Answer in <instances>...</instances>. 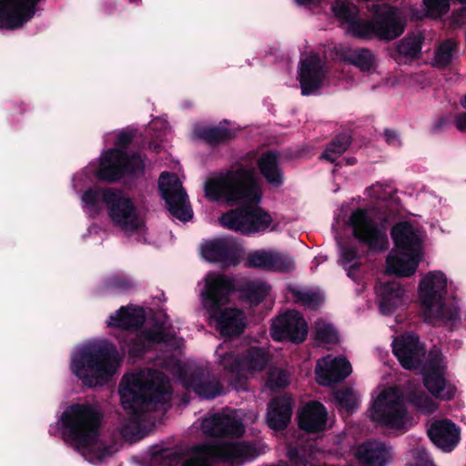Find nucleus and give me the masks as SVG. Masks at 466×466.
Returning a JSON list of instances; mask_svg holds the SVG:
<instances>
[{
    "label": "nucleus",
    "instance_id": "nucleus-4",
    "mask_svg": "<svg viewBox=\"0 0 466 466\" xmlns=\"http://www.w3.org/2000/svg\"><path fill=\"white\" fill-rule=\"evenodd\" d=\"M120 365L116 347L105 339L88 343L72 358L71 370L85 386L94 388L109 381Z\"/></svg>",
    "mask_w": 466,
    "mask_h": 466
},
{
    "label": "nucleus",
    "instance_id": "nucleus-22",
    "mask_svg": "<svg viewBox=\"0 0 466 466\" xmlns=\"http://www.w3.org/2000/svg\"><path fill=\"white\" fill-rule=\"evenodd\" d=\"M216 456L229 463H243L258 458L262 451L256 443L238 441L215 446Z\"/></svg>",
    "mask_w": 466,
    "mask_h": 466
},
{
    "label": "nucleus",
    "instance_id": "nucleus-1",
    "mask_svg": "<svg viewBox=\"0 0 466 466\" xmlns=\"http://www.w3.org/2000/svg\"><path fill=\"white\" fill-rule=\"evenodd\" d=\"M204 192L209 201L242 204L219 217V224L227 229L248 235L265 231L272 223L270 214L258 207L262 198L261 187L253 171L243 165L208 178Z\"/></svg>",
    "mask_w": 466,
    "mask_h": 466
},
{
    "label": "nucleus",
    "instance_id": "nucleus-18",
    "mask_svg": "<svg viewBox=\"0 0 466 466\" xmlns=\"http://www.w3.org/2000/svg\"><path fill=\"white\" fill-rule=\"evenodd\" d=\"M202 429L207 435L218 438H239L245 432L241 420L219 413L205 419Z\"/></svg>",
    "mask_w": 466,
    "mask_h": 466
},
{
    "label": "nucleus",
    "instance_id": "nucleus-10",
    "mask_svg": "<svg viewBox=\"0 0 466 466\" xmlns=\"http://www.w3.org/2000/svg\"><path fill=\"white\" fill-rule=\"evenodd\" d=\"M158 190L168 212L174 218L183 222H187L193 218L188 196L176 174L162 172L158 178Z\"/></svg>",
    "mask_w": 466,
    "mask_h": 466
},
{
    "label": "nucleus",
    "instance_id": "nucleus-60",
    "mask_svg": "<svg viewBox=\"0 0 466 466\" xmlns=\"http://www.w3.org/2000/svg\"><path fill=\"white\" fill-rule=\"evenodd\" d=\"M384 137L389 145L400 144L399 136L396 131L386 128L384 130Z\"/></svg>",
    "mask_w": 466,
    "mask_h": 466
},
{
    "label": "nucleus",
    "instance_id": "nucleus-51",
    "mask_svg": "<svg viewBox=\"0 0 466 466\" xmlns=\"http://www.w3.org/2000/svg\"><path fill=\"white\" fill-rule=\"evenodd\" d=\"M289 383V373L285 370L276 368L268 372L266 384L271 390L284 389Z\"/></svg>",
    "mask_w": 466,
    "mask_h": 466
},
{
    "label": "nucleus",
    "instance_id": "nucleus-61",
    "mask_svg": "<svg viewBox=\"0 0 466 466\" xmlns=\"http://www.w3.org/2000/svg\"><path fill=\"white\" fill-rule=\"evenodd\" d=\"M361 263L360 261H355L353 264L350 265L348 268L343 267L347 270V276L353 280H356L355 275L360 269Z\"/></svg>",
    "mask_w": 466,
    "mask_h": 466
},
{
    "label": "nucleus",
    "instance_id": "nucleus-39",
    "mask_svg": "<svg viewBox=\"0 0 466 466\" xmlns=\"http://www.w3.org/2000/svg\"><path fill=\"white\" fill-rule=\"evenodd\" d=\"M135 288L134 281L126 275L113 274L104 280L102 289L107 293H125Z\"/></svg>",
    "mask_w": 466,
    "mask_h": 466
},
{
    "label": "nucleus",
    "instance_id": "nucleus-63",
    "mask_svg": "<svg viewBox=\"0 0 466 466\" xmlns=\"http://www.w3.org/2000/svg\"><path fill=\"white\" fill-rule=\"evenodd\" d=\"M149 149L153 150L156 153H158L161 149V146L159 144H155L153 142L149 143Z\"/></svg>",
    "mask_w": 466,
    "mask_h": 466
},
{
    "label": "nucleus",
    "instance_id": "nucleus-33",
    "mask_svg": "<svg viewBox=\"0 0 466 466\" xmlns=\"http://www.w3.org/2000/svg\"><path fill=\"white\" fill-rule=\"evenodd\" d=\"M196 135L213 147L227 144L236 137L235 131L222 126L201 127L196 131Z\"/></svg>",
    "mask_w": 466,
    "mask_h": 466
},
{
    "label": "nucleus",
    "instance_id": "nucleus-30",
    "mask_svg": "<svg viewBox=\"0 0 466 466\" xmlns=\"http://www.w3.org/2000/svg\"><path fill=\"white\" fill-rule=\"evenodd\" d=\"M357 457L364 466H385L389 448L383 442L367 441L359 446Z\"/></svg>",
    "mask_w": 466,
    "mask_h": 466
},
{
    "label": "nucleus",
    "instance_id": "nucleus-24",
    "mask_svg": "<svg viewBox=\"0 0 466 466\" xmlns=\"http://www.w3.org/2000/svg\"><path fill=\"white\" fill-rule=\"evenodd\" d=\"M375 291L380 310L383 315L392 314L397 308L402 305L405 289L400 282L396 280L378 282Z\"/></svg>",
    "mask_w": 466,
    "mask_h": 466
},
{
    "label": "nucleus",
    "instance_id": "nucleus-16",
    "mask_svg": "<svg viewBox=\"0 0 466 466\" xmlns=\"http://www.w3.org/2000/svg\"><path fill=\"white\" fill-rule=\"evenodd\" d=\"M372 18L377 33V39L391 41L402 35L405 23L401 20L398 9L390 5L375 9Z\"/></svg>",
    "mask_w": 466,
    "mask_h": 466
},
{
    "label": "nucleus",
    "instance_id": "nucleus-17",
    "mask_svg": "<svg viewBox=\"0 0 466 466\" xmlns=\"http://www.w3.org/2000/svg\"><path fill=\"white\" fill-rule=\"evenodd\" d=\"M187 390L193 391L201 399L212 400L219 396L223 387L204 367H196L184 378Z\"/></svg>",
    "mask_w": 466,
    "mask_h": 466
},
{
    "label": "nucleus",
    "instance_id": "nucleus-23",
    "mask_svg": "<svg viewBox=\"0 0 466 466\" xmlns=\"http://www.w3.org/2000/svg\"><path fill=\"white\" fill-rule=\"evenodd\" d=\"M327 420V409L317 400L306 404L298 414L299 427L308 433H318L324 431Z\"/></svg>",
    "mask_w": 466,
    "mask_h": 466
},
{
    "label": "nucleus",
    "instance_id": "nucleus-37",
    "mask_svg": "<svg viewBox=\"0 0 466 466\" xmlns=\"http://www.w3.org/2000/svg\"><path fill=\"white\" fill-rule=\"evenodd\" d=\"M350 144L351 137L349 134L340 133L327 144L320 157L334 163L339 157L346 152Z\"/></svg>",
    "mask_w": 466,
    "mask_h": 466
},
{
    "label": "nucleus",
    "instance_id": "nucleus-28",
    "mask_svg": "<svg viewBox=\"0 0 466 466\" xmlns=\"http://www.w3.org/2000/svg\"><path fill=\"white\" fill-rule=\"evenodd\" d=\"M351 370V365L345 357L335 358L325 368L316 370L318 382L323 386L341 382L350 375Z\"/></svg>",
    "mask_w": 466,
    "mask_h": 466
},
{
    "label": "nucleus",
    "instance_id": "nucleus-31",
    "mask_svg": "<svg viewBox=\"0 0 466 466\" xmlns=\"http://www.w3.org/2000/svg\"><path fill=\"white\" fill-rule=\"evenodd\" d=\"M423 384L432 396L444 400H450L454 397L455 390L451 387L446 389L444 371H421Z\"/></svg>",
    "mask_w": 466,
    "mask_h": 466
},
{
    "label": "nucleus",
    "instance_id": "nucleus-12",
    "mask_svg": "<svg viewBox=\"0 0 466 466\" xmlns=\"http://www.w3.org/2000/svg\"><path fill=\"white\" fill-rule=\"evenodd\" d=\"M175 335L166 329L164 324L157 323L152 329H146L140 332L131 333L121 342V348L130 357H142L155 344L167 343Z\"/></svg>",
    "mask_w": 466,
    "mask_h": 466
},
{
    "label": "nucleus",
    "instance_id": "nucleus-7",
    "mask_svg": "<svg viewBox=\"0 0 466 466\" xmlns=\"http://www.w3.org/2000/svg\"><path fill=\"white\" fill-rule=\"evenodd\" d=\"M102 414L89 403L72 404L61 415L62 434L78 448H90L99 438Z\"/></svg>",
    "mask_w": 466,
    "mask_h": 466
},
{
    "label": "nucleus",
    "instance_id": "nucleus-40",
    "mask_svg": "<svg viewBox=\"0 0 466 466\" xmlns=\"http://www.w3.org/2000/svg\"><path fill=\"white\" fill-rule=\"evenodd\" d=\"M183 455L170 448L155 449L151 453V466H177Z\"/></svg>",
    "mask_w": 466,
    "mask_h": 466
},
{
    "label": "nucleus",
    "instance_id": "nucleus-50",
    "mask_svg": "<svg viewBox=\"0 0 466 466\" xmlns=\"http://www.w3.org/2000/svg\"><path fill=\"white\" fill-rule=\"evenodd\" d=\"M315 339L325 344H337L339 335L333 325L329 323L318 324L315 329Z\"/></svg>",
    "mask_w": 466,
    "mask_h": 466
},
{
    "label": "nucleus",
    "instance_id": "nucleus-34",
    "mask_svg": "<svg viewBox=\"0 0 466 466\" xmlns=\"http://www.w3.org/2000/svg\"><path fill=\"white\" fill-rule=\"evenodd\" d=\"M343 60L355 66L362 72H370L375 66V56L365 47L349 49L343 54Z\"/></svg>",
    "mask_w": 466,
    "mask_h": 466
},
{
    "label": "nucleus",
    "instance_id": "nucleus-64",
    "mask_svg": "<svg viewBox=\"0 0 466 466\" xmlns=\"http://www.w3.org/2000/svg\"><path fill=\"white\" fill-rule=\"evenodd\" d=\"M345 160H346V164L349 165V166H352V165H355L357 163V159L355 157H348Z\"/></svg>",
    "mask_w": 466,
    "mask_h": 466
},
{
    "label": "nucleus",
    "instance_id": "nucleus-49",
    "mask_svg": "<svg viewBox=\"0 0 466 466\" xmlns=\"http://www.w3.org/2000/svg\"><path fill=\"white\" fill-rule=\"evenodd\" d=\"M115 188L112 187H90L86 189L82 195V201L89 208H95L98 206L99 202L105 204V196L110 192H115Z\"/></svg>",
    "mask_w": 466,
    "mask_h": 466
},
{
    "label": "nucleus",
    "instance_id": "nucleus-59",
    "mask_svg": "<svg viewBox=\"0 0 466 466\" xmlns=\"http://www.w3.org/2000/svg\"><path fill=\"white\" fill-rule=\"evenodd\" d=\"M454 125L459 131L466 132V112L455 115Z\"/></svg>",
    "mask_w": 466,
    "mask_h": 466
},
{
    "label": "nucleus",
    "instance_id": "nucleus-56",
    "mask_svg": "<svg viewBox=\"0 0 466 466\" xmlns=\"http://www.w3.org/2000/svg\"><path fill=\"white\" fill-rule=\"evenodd\" d=\"M413 460V462L407 463L405 466H435L428 451L421 447H418L414 450Z\"/></svg>",
    "mask_w": 466,
    "mask_h": 466
},
{
    "label": "nucleus",
    "instance_id": "nucleus-52",
    "mask_svg": "<svg viewBox=\"0 0 466 466\" xmlns=\"http://www.w3.org/2000/svg\"><path fill=\"white\" fill-rule=\"evenodd\" d=\"M271 251L258 250L248 255L247 264L253 268L269 270Z\"/></svg>",
    "mask_w": 466,
    "mask_h": 466
},
{
    "label": "nucleus",
    "instance_id": "nucleus-8",
    "mask_svg": "<svg viewBox=\"0 0 466 466\" xmlns=\"http://www.w3.org/2000/svg\"><path fill=\"white\" fill-rule=\"evenodd\" d=\"M370 419L388 429L406 431L408 410L402 394L392 388L381 391L372 404Z\"/></svg>",
    "mask_w": 466,
    "mask_h": 466
},
{
    "label": "nucleus",
    "instance_id": "nucleus-46",
    "mask_svg": "<svg viewBox=\"0 0 466 466\" xmlns=\"http://www.w3.org/2000/svg\"><path fill=\"white\" fill-rule=\"evenodd\" d=\"M291 294L296 303H299L311 309H317L323 302L322 296L315 291H302L293 289Z\"/></svg>",
    "mask_w": 466,
    "mask_h": 466
},
{
    "label": "nucleus",
    "instance_id": "nucleus-25",
    "mask_svg": "<svg viewBox=\"0 0 466 466\" xmlns=\"http://www.w3.org/2000/svg\"><path fill=\"white\" fill-rule=\"evenodd\" d=\"M258 168L265 181L272 187L279 188L285 182V176L276 150L263 152L257 161Z\"/></svg>",
    "mask_w": 466,
    "mask_h": 466
},
{
    "label": "nucleus",
    "instance_id": "nucleus-14",
    "mask_svg": "<svg viewBox=\"0 0 466 466\" xmlns=\"http://www.w3.org/2000/svg\"><path fill=\"white\" fill-rule=\"evenodd\" d=\"M391 346L392 352L402 368L414 370L421 367L426 350L420 342L418 335L406 332L395 339Z\"/></svg>",
    "mask_w": 466,
    "mask_h": 466
},
{
    "label": "nucleus",
    "instance_id": "nucleus-53",
    "mask_svg": "<svg viewBox=\"0 0 466 466\" xmlns=\"http://www.w3.org/2000/svg\"><path fill=\"white\" fill-rule=\"evenodd\" d=\"M428 16L441 17L450 10V0H423Z\"/></svg>",
    "mask_w": 466,
    "mask_h": 466
},
{
    "label": "nucleus",
    "instance_id": "nucleus-44",
    "mask_svg": "<svg viewBox=\"0 0 466 466\" xmlns=\"http://www.w3.org/2000/svg\"><path fill=\"white\" fill-rule=\"evenodd\" d=\"M332 11L339 20L348 25V29L351 26L352 22L358 19L359 15L358 7L348 2L336 3L332 6Z\"/></svg>",
    "mask_w": 466,
    "mask_h": 466
},
{
    "label": "nucleus",
    "instance_id": "nucleus-15",
    "mask_svg": "<svg viewBox=\"0 0 466 466\" xmlns=\"http://www.w3.org/2000/svg\"><path fill=\"white\" fill-rule=\"evenodd\" d=\"M42 0H0V24L7 29H15L30 21Z\"/></svg>",
    "mask_w": 466,
    "mask_h": 466
},
{
    "label": "nucleus",
    "instance_id": "nucleus-62",
    "mask_svg": "<svg viewBox=\"0 0 466 466\" xmlns=\"http://www.w3.org/2000/svg\"><path fill=\"white\" fill-rule=\"evenodd\" d=\"M295 3L299 6H309L311 5H318L323 0H294Z\"/></svg>",
    "mask_w": 466,
    "mask_h": 466
},
{
    "label": "nucleus",
    "instance_id": "nucleus-27",
    "mask_svg": "<svg viewBox=\"0 0 466 466\" xmlns=\"http://www.w3.org/2000/svg\"><path fill=\"white\" fill-rule=\"evenodd\" d=\"M390 236L395 248L402 254L419 252L420 240L409 222L400 221L396 223L391 228Z\"/></svg>",
    "mask_w": 466,
    "mask_h": 466
},
{
    "label": "nucleus",
    "instance_id": "nucleus-5",
    "mask_svg": "<svg viewBox=\"0 0 466 466\" xmlns=\"http://www.w3.org/2000/svg\"><path fill=\"white\" fill-rule=\"evenodd\" d=\"M135 132L122 130L116 137L115 147L107 149L101 157L96 177L100 181L116 183L127 177L137 179L145 175L147 155L127 152Z\"/></svg>",
    "mask_w": 466,
    "mask_h": 466
},
{
    "label": "nucleus",
    "instance_id": "nucleus-6",
    "mask_svg": "<svg viewBox=\"0 0 466 466\" xmlns=\"http://www.w3.org/2000/svg\"><path fill=\"white\" fill-rule=\"evenodd\" d=\"M418 294L427 322L441 325L460 319L459 308L444 301L447 294V278L443 272H429L420 281Z\"/></svg>",
    "mask_w": 466,
    "mask_h": 466
},
{
    "label": "nucleus",
    "instance_id": "nucleus-13",
    "mask_svg": "<svg viewBox=\"0 0 466 466\" xmlns=\"http://www.w3.org/2000/svg\"><path fill=\"white\" fill-rule=\"evenodd\" d=\"M270 335L275 341L303 342L308 335V324L298 311H287L271 324Z\"/></svg>",
    "mask_w": 466,
    "mask_h": 466
},
{
    "label": "nucleus",
    "instance_id": "nucleus-43",
    "mask_svg": "<svg viewBox=\"0 0 466 466\" xmlns=\"http://www.w3.org/2000/svg\"><path fill=\"white\" fill-rule=\"evenodd\" d=\"M457 49V44L451 39L443 41L438 47L435 57L434 65L439 68H445L448 66L453 58V53Z\"/></svg>",
    "mask_w": 466,
    "mask_h": 466
},
{
    "label": "nucleus",
    "instance_id": "nucleus-47",
    "mask_svg": "<svg viewBox=\"0 0 466 466\" xmlns=\"http://www.w3.org/2000/svg\"><path fill=\"white\" fill-rule=\"evenodd\" d=\"M334 399L338 407L343 409L348 414L357 410V399L351 389L337 390L334 394Z\"/></svg>",
    "mask_w": 466,
    "mask_h": 466
},
{
    "label": "nucleus",
    "instance_id": "nucleus-20",
    "mask_svg": "<svg viewBox=\"0 0 466 466\" xmlns=\"http://www.w3.org/2000/svg\"><path fill=\"white\" fill-rule=\"evenodd\" d=\"M294 400L284 394L273 398L268 405V426L277 431H284L291 420Z\"/></svg>",
    "mask_w": 466,
    "mask_h": 466
},
{
    "label": "nucleus",
    "instance_id": "nucleus-3",
    "mask_svg": "<svg viewBox=\"0 0 466 466\" xmlns=\"http://www.w3.org/2000/svg\"><path fill=\"white\" fill-rule=\"evenodd\" d=\"M235 291L233 279L225 274H210L206 278L205 288L201 292L202 304L210 321L224 338L238 337L246 328L243 311L226 307L230 301V295Z\"/></svg>",
    "mask_w": 466,
    "mask_h": 466
},
{
    "label": "nucleus",
    "instance_id": "nucleus-54",
    "mask_svg": "<svg viewBox=\"0 0 466 466\" xmlns=\"http://www.w3.org/2000/svg\"><path fill=\"white\" fill-rule=\"evenodd\" d=\"M409 400L411 404L420 410L432 412L435 410L434 401L426 393L420 391H412L409 395Z\"/></svg>",
    "mask_w": 466,
    "mask_h": 466
},
{
    "label": "nucleus",
    "instance_id": "nucleus-29",
    "mask_svg": "<svg viewBox=\"0 0 466 466\" xmlns=\"http://www.w3.org/2000/svg\"><path fill=\"white\" fill-rule=\"evenodd\" d=\"M145 322L144 310L132 306H122L114 315L109 317L108 327L125 330L139 329Z\"/></svg>",
    "mask_w": 466,
    "mask_h": 466
},
{
    "label": "nucleus",
    "instance_id": "nucleus-45",
    "mask_svg": "<svg viewBox=\"0 0 466 466\" xmlns=\"http://www.w3.org/2000/svg\"><path fill=\"white\" fill-rule=\"evenodd\" d=\"M294 268L295 260L290 255L287 253L271 251L268 271L290 272Z\"/></svg>",
    "mask_w": 466,
    "mask_h": 466
},
{
    "label": "nucleus",
    "instance_id": "nucleus-41",
    "mask_svg": "<svg viewBox=\"0 0 466 466\" xmlns=\"http://www.w3.org/2000/svg\"><path fill=\"white\" fill-rule=\"evenodd\" d=\"M350 34L361 40H371L377 38V33L373 18L362 19L359 18L352 22L351 26L348 29Z\"/></svg>",
    "mask_w": 466,
    "mask_h": 466
},
{
    "label": "nucleus",
    "instance_id": "nucleus-58",
    "mask_svg": "<svg viewBox=\"0 0 466 466\" xmlns=\"http://www.w3.org/2000/svg\"><path fill=\"white\" fill-rule=\"evenodd\" d=\"M360 258L361 256L355 246L341 247V259L343 267L350 262L360 260Z\"/></svg>",
    "mask_w": 466,
    "mask_h": 466
},
{
    "label": "nucleus",
    "instance_id": "nucleus-48",
    "mask_svg": "<svg viewBox=\"0 0 466 466\" xmlns=\"http://www.w3.org/2000/svg\"><path fill=\"white\" fill-rule=\"evenodd\" d=\"M220 365L223 369L232 375L240 377L244 372L243 358L242 355L234 354L232 352L226 353L220 359Z\"/></svg>",
    "mask_w": 466,
    "mask_h": 466
},
{
    "label": "nucleus",
    "instance_id": "nucleus-2",
    "mask_svg": "<svg viewBox=\"0 0 466 466\" xmlns=\"http://www.w3.org/2000/svg\"><path fill=\"white\" fill-rule=\"evenodd\" d=\"M169 380L164 372L148 369L125 374L118 386L121 405L134 421L167 402Z\"/></svg>",
    "mask_w": 466,
    "mask_h": 466
},
{
    "label": "nucleus",
    "instance_id": "nucleus-11",
    "mask_svg": "<svg viewBox=\"0 0 466 466\" xmlns=\"http://www.w3.org/2000/svg\"><path fill=\"white\" fill-rule=\"evenodd\" d=\"M105 205L109 218L116 226L131 232L137 231L144 226L134 201L122 191H108L105 196Z\"/></svg>",
    "mask_w": 466,
    "mask_h": 466
},
{
    "label": "nucleus",
    "instance_id": "nucleus-35",
    "mask_svg": "<svg viewBox=\"0 0 466 466\" xmlns=\"http://www.w3.org/2000/svg\"><path fill=\"white\" fill-rule=\"evenodd\" d=\"M419 259L414 256L408 258L403 257H388L387 270L397 277H410L418 268Z\"/></svg>",
    "mask_w": 466,
    "mask_h": 466
},
{
    "label": "nucleus",
    "instance_id": "nucleus-36",
    "mask_svg": "<svg viewBox=\"0 0 466 466\" xmlns=\"http://www.w3.org/2000/svg\"><path fill=\"white\" fill-rule=\"evenodd\" d=\"M242 358L245 371H260L269 361L268 352L260 347L248 348L242 354Z\"/></svg>",
    "mask_w": 466,
    "mask_h": 466
},
{
    "label": "nucleus",
    "instance_id": "nucleus-9",
    "mask_svg": "<svg viewBox=\"0 0 466 466\" xmlns=\"http://www.w3.org/2000/svg\"><path fill=\"white\" fill-rule=\"evenodd\" d=\"M349 226L352 228V236L371 252H382L389 248L388 235L366 208H357L349 218Z\"/></svg>",
    "mask_w": 466,
    "mask_h": 466
},
{
    "label": "nucleus",
    "instance_id": "nucleus-55",
    "mask_svg": "<svg viewBox=\"0 0 466 466\" xmlns=\"http://www.w3.org/2000/svg\"><path fill=\"white\" fill-rule=\"evenodd\" d=\"M443 355L438 349H433L429 352L428 360L421 368V371H443Z\"/></svg>",
    "mask_w": 466,
    "mask_h": 466
},
{
    "label": "nucleus",
    "instance_id": "nucleus-38",
    "mask_svg": "<svg viewBox=\"0 0 466 466\" xmlns=\"http://www.w3.org/2000/svg\"><path fill=\"white\" fill-rule=\"evenodd\" d=\"M269 287L262 281H248L241 289V297L252 306H258L268 296Z\"/></svg>",
    "mask_w": 466,
    "mask_h": 466
},
{
    "label": "nucleus",
    "instance_id": "nucleus-26",
    "mask_svg": "<svg viewBox=\"0 0 466 466\" xmlns=\"http://www.w3.org/2000/svg\"><path fill=\"white\" fill-rule=\"evenodd\" d=\"M323 78V68L318 59H306L301 62L299 80L303 96H309L319 90Z\"/></svg>",
    "mask_w": 466,
    "mask_h": 466
},
{
    "label": "nucleus",
    "instance_id": "nucleus-42",
    "mask_svg": "<svg viewBox=\"0 0 466 466\" xmlns=\"http://www.w3.org/2000/svg\"><path fill=\"white\" fill-rule=\"evenodd\" d=\"M216 455L215 446L197 445L193 448V456L187 459L181 466H211L208 458Z\"/></svg>",
    "mask_w": 466,
    "mask_h": 466
},
{
    "label": "nucleus",
    "instance_id": "nucleus-19",
    "mask_svg": "<svg viewBox=\"0 0 466 466\" xmlns=\"http://www.w3.org/2000/svg\"><path fill=\"white\" fill-rule=\"evenodd\" d=\"M427 434L434 445L446 452L453 451L460 442V428L448 419L433 421Z\"/></svg>",
    "mask_w": 466,
    "mask_h": 466
},
{
    "label": "nucleus",
    "instance_id": "nucleus-32",
    "mask_svg": "<svg viewBox=\"0 0 466 466\" xmlns=\"http://www.w3.org/2000/svg\"><path fill=\"white\" fill-rule=\"evenodd\" d=\"M423 41L424 36L420 34L408 35L398 42L392 57L399 63L401 62L402 57L411 60L420 58Z\"/></svg>",
    "mask_w": 466,
    "mask_h": 466
},
{
    "label": "nucleus",
    "instance_id": "nucleus-57",
    "mask_svg": "<svg viewBox=\"0 0 466 466\" xmlns=\"http://www.w3.org/2000/svg\"><path fill=\"white\" fill-rule=\"evenodd\" d=\"M451 127V117L448 115L439 116L432 123L430 133L431 135H438Z\"/></svg>",
    "mask_w": 466,
    "mask_h": 466
},
{
    "label": "nucleus",
    "instance_id": "nucleus-21",
    "mask_svg": "<svg viewBox=\"0 0 466 466\" xmlns=\"http://www.w3.org/2000/svg\"><path fill=\"white\" fill-rule=\"evenodd\" d=\"M203 258L212 263L224 266H236L238 263L237 248L225 238H216L206 242L201 248Z\"/></svg>",
    "mask_w": 466,
    "mask_h": 466
}]
</instances>
